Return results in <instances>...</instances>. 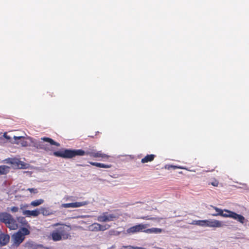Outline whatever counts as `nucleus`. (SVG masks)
I'll return each mask as SVG.
<instances>
[{"instance_id": "2f4dec72", "label": "nucleus", "mask_w": 249, "mask_h": 249, "mask_svg": "<svg viewBox=\"0 0 249 249\" xmlns=\"http://www.w3.org/2000/svg\"><path fill=\"white\" fill-rule=\"evenodd\" d=\"M11 211L12 213H16L18 211V207H13L11 208Z\"/></svg>"}, {"instance_id": "b1692460", "label": "nucleus", "mask_w": 249, "mask_h": 249, "mask_svg": "<svg viewBox=\"0 0 249 249\" xmlns=\"http://www.w3.org/2000/svg\"><path fill=\"white\" fill-rule=\"evenodd\" d=\"M44 200L42 199H36L32 201L30 205L33 207H36L42 204Z\"/></svg>"}, {"instance_id": "4468645a", "label": "nucleus", "mask_w": 249, "mask_h": 249, "mask_svg": "<svg viewBox=\"0 0 249 249\" xmlns=\"http://www.w3.org/2000/svg\"><path fill=\"white\" fill-rule=\"evenodd\" d=\"M17 221L19 224H20L21 226L26 227L29 228H30L28 221L26 220L25 217L21 216L18 217L17 218Z\"/></svg>"}, {"instance_id": "f257e3e1", "label": "nucleus", "mask_w": 249, "mask_h": 249, "mask_svg": "<svg viewBox=\"0 0 249 249\" xmlns=\"http://www.w3.org/2000/svg\"><path fill=\"white\" fill-rule=\"evenodd\" d=\"M53 154L55 157L64 159H71L77 156H82L84 155L89 156L93 158H107L108 157L107 155L102 153L101 151H97L94 150L85 151L82 149H64L55 151Z\"/></svg>"}, {"instance_id": "bb28decb", "label": "nucleus", "mask_w": 249, "mask_h": 249, "mask_svg": "<svg viewBox=\"0 0 249 249\" xmlns=\"http://www.w3.org/2000/svg\"><path fill=\"white\" fill-rule=\"evenodd\" d=\"M28 228L25 227H22L21 228L19 231H21L22 232V234L23 235V237H25V235H29L30 233V231L28 229Z\"/></svg>"}, {"instance_id": "7ed1b4c3", "label": "nucleus", "mask_w": 249, "mask_h": 249, "mask_svg": "<svg viewBox=\"0 0 249 249\" xmlns=\"http://www.w3.org/2000/svg\"><path fill=\"white\" fill-rule=\"evenodd\" d=\"M149 226L150 225L149 224H140L127 229L126 231L127 233L129 234H133L139 232H144L145 229Z\"/></svg>"}, {"instance_id": "6ab92c4d", "label": "nucleus", "mask_w": 249, "mask_h": 249, "mask_svg": "<svg viewBox=\"0 0 249 249\" xmlns=\"http://www.w3.org/2000/svg\"><path fill=\"white\" fill-rule=\"evenodd\" d=\"M206 220H193L190 224L196 225L201 227H206Z\"/></svg>"}, {"instance_id": "c9c22d12", "label": "nucleus", "mask_w": 249, "mask_h": 249, "mask_svg": "<svg viewBox=\"0 0 249 249\" xmlns=\"http://www.w3.org/2000/svg\"><path fill=\"white\" fill-rule=\"evenodd\" d=\"M173 167L174 168V169H176V168H177L178 167L176 166H173Z\"/></svg>"}, {"instance_id": "f03ea898", "label": "nucleus", "mask_w": 249, "mask_h": 249, "mask_svg": "<svg viewBox=\"0 0 249 249\" xmlns=\"http://www.w3.org/2000/svg\"><path fill=\"white\" fill-rule=\"evenodd\" d=\"M53 226H59L54 230L63 237V239H67L71 236L69 233L71 229L70 226L58 223L54 224Z\"/></svg>"}, {"instance_id": "f704fd0d", "label": "nucleus", "mask_w": 249, "mask_h": 249, "mask_svg": "<svg viewBox=\"0 0 249 249\" xmlns=\"http://www.w3.org/2000/svg\"><path fill=\"white\" fill-rule=\"evenodd\" d=\"M211 184L214 186H217L218 182L217 181L213 182L211 183Z\"/></svg>"}, {"instance_id": "a211bd4d", "label": "nucleus", "mask_w": 249, "mask_h": 249, "mask_svg": "<svg viewBox=\"0 0 249 249\" xmlns=\"http://www.w3.org/2000/svg\"><path fill=\"white\" fill-rule=\"evenodd\" d=\"M41 140L45 142H47L50 143L51 145H55L56 146H59L60 144L56 142H55L51 138L48 137H43L41 138Z\"/></svg>"}, {"instance_id": "c756f323", "label": "nucleus", "mask_w": 249, "mask_h": 249, "mask_svg": "<svg viewBox=\"0 0 249 249\" xmlns=\"http://www.w3.org/2000/svg\"><path fill=\"white\" fill-rule=\"evenodd\" d=\"M100 231H104L105 230H106L108 229L110 227V225H108V224H106L105 225H102L100 224Z\"/></svg>"}, {"instance_id": "39448f33", "label": "nucleus", "mask_w": 249, "mask_h": 249, "mask_svg": "<svg viewBox=\"0 0 249 249\" xmlns=\"http://www.w3.org/2000/svg\"><path fill=\"white\" fill-rule=\"evenodd\" d=\"M12 239L13 242V245L18 247L24 240L25 237H23L21 231H18L12 235Z\"/></svg>"}, {"instance_id": "1a4fd4ad", "label": "nucleus", "mask_w": 249, "mask_h": 249, "mask_svg": "<svg viewBox=\"0 0 249 249\" xmlns=\"http://www.w3.org/2000/svg\"><path fill=\"white\" fill-rule=\"evenodd\" d=\"M23 214L26 216L27 217H36L40 214V211L38 209H36L33 211L30 210H24L23 211Z\"/></svg>"}, {"instance_id": "72a5a7b5", "label": "nucleus", "mask_w": 249, "mask_h": 249, "mask_svg": "<svg viewBox=\"0 0 249 249\" xmlns=\"http://www.w3.org/2000/svg\"><path fill=\"white\" fill-rule=\"evenodd\" d=\"M129 248V249H143V248H139V247H133L132 246H129L128 247Z\"/></svg>"}, {"instance_id": "423d86ee", "label": "nucleus", "mask_w": 249, "mask_h": 249, "mask_svg": "<svg viewBox=\"0 0 249 249\" xmlns=\"http://www.w3.org/2000/svg\"><path fill=\"white\" fill-rule=\"evenodd\" d=\"M88 202L86 201L76 202L70 203L62 204L61 207L65 208H78L86 205Z\"/></svg>"}, {"instance_id": "5701e85b", "label": "nucleus", "mask_w": 249, "mask_h": 249, "mask_svg": "<svg viewBox=\"0 0 249 249\" xmlns=\"http://www.w3.org/2000/svg\"><path fill=\"white\" fill-rule=\"evenodd\" d=\"M100 224L94 223L89 226V229L92 231H100Z\"/></svg>"}, {"instance_id": "9d476101", "label": "nucleus", "mask_w": 249, "mask_h": 249, "mask_svg": "<svg viewBox=\"0 0 249 249\" xmlns=\"http://www.w3.org/2000/svg\"><path fill=\"white\" fill-rule=\"evenodd\" d=\"M231 215H230V218L237 220L241 224H244L245 221V218L242 215L239 214L234 212L231 213Z\"/></svg>"}, {"instance_id": "f8f14e48", "label": "nucleus", "mask_w": 249, "mask_h": 249, "mask_svg": "<svg viewBox=\"0 0 249 249\" xmlns=\"http://www.w3.org/2000/svg\"><path fill=\"white\" fill-rule=\"evenodd\" d=\"M11 216L12 215L7 213H0V221L6 224Z\"/></svg>"}, {"instance_id": "cd10ccee", "label": "nucleus", "mask_w": 249, "mask_h": 249, "mask_svg": "<svg viewBox=\"0 0 249 249\" xmlns=\"http://www.w3.org/2000/svg\"><path fill=\"white\" fill-rule=\"evenodd\" d=\"M18 138L20 140V142H18V143H20L22 146H27L28 145V142L26 141L24 137H20Z\"/></svg>"}, {"instance_id": "dca6fc26", "label": "nucleus", "mask_w": 249, "mask_h": 249, "mask_svg": "<svg viewBox=\"0 0 249 249\" xmlns=\"http://www.w3.org/2000/svg\"><path fill=\"white\" fill-rule=\"evenodd\" d=\"M89 163L92 165L100 167V168H109L111 167V165L110 164H105L99 162H95L92 161H89Z\"/></svg>"}, {"instance_id": "6e6552de", "label": "nucleus", "mask_w": 249, "mask_h": 249, "mask_svg": "<svg viewBox=\"0 0 249 249\" xmlns=\"http://www.w3.org/2000/svg\"><path fill=\"white\" fill-rule=\"evenodd\" d=\"M6 227L10 230H16L18 228V224L17 221L12 216L9 220L5 224Z\"/></svg>"}, {"instance_id": "4be33fe9", "label": "nucleus", "mask_w": 249, "mask_h": 249, "mask_svg": "<svg viewBox=\"0 0 249 249\" xmlns=\"http://www.w3.org/2000/svg\"><path fill=\"white\" fill-rule=\"evenodd\" d=\"M36 146L37 149H44L46 151L49 150L48 146L41 142L36 143Z\"/></svg>"}, {"instance_id": "2eb2a0df", "label": "nucleus", "mask_w": 249, "mask_h": 249, "mask_svg": "<svg viewBox=\"0 0 249 249\" xmlns=\"http://www.w3.org/2000/svg\"><path fill=\"white\" fill-rule=\"evenodd\" d=\"M156 156L154 154L147 155L145 157L142 158L141 160V162L142 163H145L148 162H150L153 161Z\"/></svg>"}, {"instance_id": "0eeeda50", "label": "nucleus", "mask_w": 249, "mask_h": 249, "mask_svg": "<svg viewBox=\"0 0 249 249\" xmlns=\"http://www.w3.org/2000/svg\"><path fill=\"white\" fill-rule=\"evenodd\" d=\"M206 227L219 228L223 226V222L217 220H206Z\"/></svg>"}, {"instance_id": "9b49d317", "label": "nucleus", "mask_w": 249, "mask_h": 249, "mask_svg": "<svg viewBox=\"0 0 249 249\" xmlns=\"http://www.w3.org/2000/svg\"><path fill=\"white\" fill-rule=\"evenodd\" d=\"M10 236L8 234L1 233L0 234V245L4 246L6 245L9 242Z\"/></svg>"}, {"instance_id": "7c9ffc66", "label": "nucleus", "mask_w": 249, "mask_h": 249, "mask_svg": "<svg viewBox=\"0 0 249 249\" xmlns=\"http://www.w3.org/2000/svg\"><path fill=\"white\" fill-rule=\"evenodd\" d=\"M31 193H33L34 194L38 193V190L36 188H28L27 189Z\"/></svg>"}, {"instance_id": "412c9836", "label": "nucleus", "mask_w": 249, "mask_h": 249, "mask_svg": "<svg viewBox=\"0 0 249 249\" xmlns=\"http://www.w3.org/2000/svg\"><path fill=\"white\" fill-rule=\"evenodd\" d=\"M141 218L144 220L155 221L158 223H159L160 221V220L162 219V218L161 217H150V216H142L141 217Z\"/></svg>"}, {"instance_id": "473e14b6", "label": "nucleus", "mask_w": 249, "mask_h": 249, "mask_svg": "<svg viewBox=\"0 0 249 249\" xmlns=\"http://www.w3.org/2000/svg\"><path fill=\"white\" fill-rule=\"evenodd\" d=\"M9 161H8V163H10L11 164H15L17 163V162L16 161V160L15 159H9Z\"/></svg>"}, {"instance_id": "c85d7f7f", "label": "nucleus", "mask_w": 249, "mask_h": 249, "mask_svg": "<svg viewBox=\"0 0 249 249\" xmlns=\"http://www.w3.org/2000/svg\"><path fill=\"white\" fill-rule=\"evenodd\" d=\"M39 211H40V213H42L44 215H47L49 214L48 210L45 208H41Z\"/></svg>"}, {"instance_id": "f3484780", "label": "nucleus", "mask_w": 249, "mask_h": 249, "mask_svg": "<svg viewBox=\"0 0 249 249\" xmlns=\"http://www.w3.org/2000/svg\"><path fill=\"white\" fill-rule=\"evenodd\" d=\"M52 239L53 241H58L63 239V237L58 234L54 230H53L51 233Z\"/></svg>"}, {"instance_id": "aec40b11", "label": "nucleus", "mask_w": 249, "mask_h": 249, "mask_svg": "<svg viewBox=\"0 0 249 249\" xmlns=\"http://www.w3.org/2000/svg\"><path fill=\"white\" fill-rule=\"evenodd\" d=\"M9 167L6 165H0V175H5L9 172Z\"/></svg>"}, {"instance_id": "20e7f679", "label": "nucleus", "mask_w": 249, "mask_h": 249, "mask_svg": "<svg viewBox=\"0 0 249 249\" xmlns=\"http://www.w3.org/2000/svg\"><path fill=\"white\" fill-rule=\"evenodd\" d=\"M118 218V216L115 214H108V213L105 212L97 217V220L100 222H105L107 221H113L114 219Z\"/></svg>"}, {"instance_id": "ddd939ff", "label": "nucleus", "mask_w": 249, "mask_h": 249, "mask_svg": "<svg viewBox=\"0 0 249 249\" xmlns=\"http://www.w3.org/2000/svg\"><path fill=\"white\" fill-rule=\"evenodd\" d=\"M163 231L162 229L157 228H152L150 229H145V231H144V232L146 233H155L158 234L160 233Z\"/></svg>"}, {"instance_id": "a878e982", "label": "nucleus", "mask_w": 249, "mask_h": 249, "mask_svg": "<svg viewBox=\"0 0 249 249\" xmlns=\"http://www.w3.org/2000/svg\"><path fill=\"white\" fill-rule=\"evenodd\" d=\"M231 213H232V211L228 210H224L222 212V214H221L220 216H223L224 217H230V215H231Z\"/></svg>"}, {"instance_id": "393cba45", "label": "nucleus", "mask_w": 249, "mask_h": 249, "mask_svg": "<svg viewBox=\"0 0 249 249\" xmlns=\"http://www.w3.org/2000/svg\"><path fill=\"white\" fill-rule=\"evenodd\" d=\"M211 207L215 210V211L217 212L216 213H213L212 214V215L213 216H216L218 215H221V214H222V212L223 210L216 207L215 206H211Z\"/></svg>"}]
</instances>
